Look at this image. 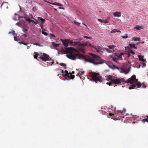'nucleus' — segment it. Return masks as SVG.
Segmentation results:
<instances>
[{
    "label": "nucleus",
    "instance_id": "nucleus-1",
    "mask_svg": "<svg viewBox=\"0 0 148 148\" xmlns=\"http://www.w3.org/2000/svg\"><path fill=\"white\" fill-rule=\"evenodd\" d=\"M105 80L109 82L106 83L107 84L110 86L112 85L114 87L116 86L117 85H122V87H124V85L123 84L124 83H130L132 85L129 88V89L134 88L136 86L138 88H140L141 86L140 82H138L137 79H136V75H133L127 81L125 80L123 78H117L111 75L106 76L105 77Z\"/></svg>",
    "mask_w": 148,
    "mask_h": 148
},
{
    "label": "nucleus",
    "instance_id": "nucleus-2",
    "mask_svg": "<svg viewBox=\"0 0 148 148\" xmlns=\"http://www.w3.org/2000/svg\"><path fill=\"white\" fill-rule=\"evenodd\" d=\"M66 53H69L66 55L68 58L73 60H75L78 57V58L80 59H83L85 61L93 64L95 65L101 64L103 63L104 61L101 59L100 57L91 54V57H86L84 55L79 54L78 51L72 47H69L66 49Z\"/></svg>",
    "mask_w": 148,
    "mask_h": 148
},
{
    "label": "nucleus",
    "instance_id": "nucleus-3",
    "mask_svg": "<svg viewBox=\"0 0 148 148\" xmlns=\"http://www.w3.org/2000/svg\"><path fill=\"white\" fill-rule=\"evenodd\" d=\"M99 74L98 73L95 72L92 73L91 75L92 77V80L96 83L97 82H102L101 77L99 76Z\"/></svg>",
    "mask_w": 148,
    "mask_h": 148
},
{
    "label": "nucleus",
    "instance_id": "nucleus-4",
    "mask_svg": "<svg viewBox=\"0 0 148 148\" xmlns=\"http://www.w3.org/2000/svg\"><path fill=\"white\" fill-rule=\"evenodd\" d=\"M39 58L41 60L44 61L50 60L51 59L48 55L44 53H41Z\"/></svg>",
    "mask_w": 148,
    "mask_h": 148
},
{
    "label": "nucleus",
    "instance_id": "nucleus-5",
    "mask_svg": "<svg viewBox=\"0 0 148 148\" xmlns=\"http://www.w3.org/2000/svg\"><path fill=\"white\" fill-rule=\"evenodd\" d=\"M61 41L62 42L63 45L65 47V49H63V47H62V51H64L65 53L66 52V49L68 48L67 47L68 46V44L69 43V40L67 39L63 40L62 39H61Z\"/></svg>",
    "mask_w": 148,
    "mask_h": 148
},
{
    "label": "nucleus",
    "instance_id": "nucleus-6",
    "mask_svg": "<svg viewBox=\"0 0 148 148\" xmlns=\"http://www.w3.org/2000/svg\"><path fill=\"white\" fill-rule=\"evenodd\" d=\"M65 73L64 76L66 79H73L74 78V75H72L71 73H68V72L67 71H65Z\"/></svg>",
    "mask_w": 148,
    "mask_h": 148
},
{
    "label": "nucleus",
    "instance_id": "nucleus-7",
    "mask_svg": "<svg viewBox=\"0 0 148 148\" xmlns=\"http://www.w3.org/2000/svg\"><path fill=\"white\" fill-rule=\"evenodd\" d=\"M95 49L97 52L100 53H102L104 51V48H103L99 46L96 47L95 48Z\"/></svg>",
    "mask_w": 148,
    "mask_h": 148
},
{
    "label": "nucleus",
    "instance_id": "nucleus-8",
    "mask_svg": "<svg viewBox=\"0 0 148 148\" xmlns=\"http://www.w3.org/2000/svg\"><path fill=\"white\" fill-rule=\"evenodd\" d=\"M126 111V110L125 108L123 109L122 111L121 110H118L116 113V116H118V117H120L121 118L123 117L122 116V115L123 114V112H125Z\"/></svg>",
    "mask_w": 148,
    "mask_h": 148
},
{
    "label": "nucleus",
    "instance_id": "nucleus-9",
    "mask_svg": "<svg viewBox=\"0 0 148 148\" xmlns=\"http://www.w3.org/2000/svg\"><path fill=\"white\" fill-rule=\"evenodd\" d=\"M79 43L80 42H79L75 41L73 42L72 40H69V44H70L71 45L75 46L77 45H82V44H79Z\"/></svg>",
    "mask_w": 148,
    "mask_h": 148
},
{
    "label": "nucleus",
    "instance_id": "nucleus-10",
    "mask_svg": "<svg viewBox=\"0 0 148 148\" xmlns=\"http://www.w3.org/2000/svg\"><path fill=\"white\" fill-rule=\"evenodd\" d=\"M1 8L3 9H8V4L7 3H3L1 5Z\"/></svg>",
    "mask_w": 148,
    "mask_h": 148
},
{
    "label": "nucleus",
    "instance_id": "nucleus-11",
    "mask_svg": "<svg viewBox=\"0 0 148 148\" xmlns=\"http://www.w3.org/2000/svg\"><path fill=\"white\" fill-rule=\"evenodd\" d=\"M112 14L114 16L120 17L121 15V13L119 12H114Z\"/></svg>",
    "mask_w": 148,
    "mask_h": 148
},
{
    "label": "nucleus",
    "instance_id": "nucleus-12",
    "mask_svg": "<svg viewBox=\"0 0 148 148\" xmlns=\"http://www.w3.org/2000/svg\"><path fill=\"white\" fill-rule=\"evenodd\" d=\"M124 56V54L123 53H121L119 54H117L116 55V56H118V59L119 60H123V58H122V56Z\"/></svg>",
    "mask_w": 148,
    "mask_h": 148
},
{
    "label": "nucleus",
    "instance_id": "nucleus-13",
    "mask_svg": "<svg viewBox=\"0 0 148 148\" xmlns=\"http://www.w3.org/2000/svg\"><path fill=\"white\" fill-rule=\"evenodd\" d=\"M107 47H108V48L110 50H112L113 52L114 51V49L115 46L114 45H111L108 46Z\"/></svg>",
    "mask_w": 148,
    "mask_h": 148
},
{
    "label": "nucleus",
    "instance_id": "nucleus-14",
    "mask_svg": "<svg viewBox=\"0 0 148 148\" xmlns=\"http://www.w3.org/2000/svg\"><path fill=\"white\" fill-rule=\"evenodd\" d=\"M52 46L55 48L58 47L60 45L59 44L55 43L54 42H51Z\"/></svg>",
    "mask_w": 148,
    "mask_h": 148
},
{
    "label": "nucleus",
    "instance_id": "nucleus-15",
    "mask_svg": "<svg viewBox=\"0 0 148 148\" xmlns=\"http://www.w3.org/2000/svg\"><path fill=\"white\" fill-rule=\"evenodd\" d=\"M111 58H112L113 60L114 61H116L117 60H119L118 59V56L116 55L114 57H111Z\"/></svg>",
    "mask_w": 148,
    "mask_h": 148
},
{
    "label": "nucleus",
    "instance_id": "nucleus-16",
    "mask_svg": "<svg viewBox=\"0 0 148 148\" xmlns=\"http://www.w3.org/2000/svg\"><path fill=\"white\" fill-rule=\"evenodd\" d=\"M144 27L142 26H139L138 25H137L135 27V29H136L138 30H140V29H143Z\"/></svg>",
    "mask_w": 148,
    "mask_h": 148
},
{
    "label": "nucleus",
    "instance_id": "nucleus-17",
    "mask_svg": "<svg viewBox=\"0 0 148 148\" xmlns=\"http://www.w3.org/2000/svg\"><path fill=\"white\" fill-rule=\"evenodd\" d=\"M116 32H121L119 30H117L116 29H112L111 31L110 32L111 33H115Z\"/></svg>",
    "mask_w": 148,
    "mask_h": 148
},
{
    "label": "nucleus",
    "instance_id": "nucleus-18",
    "mask_svg": "<svg viewBox=\"0 0 148 148\" xmlns=\"http://www.w3.org/2000/svg\"><path fill=\"white\" fill-rule=\"evenodd\" d=\"M38 18L41 21V23L42 24H43L45 21V19H43L41 17H38Z\"/></svg>",
    "mask_w": 148,
    "mask_h": 148
},
{
    "label": "nucleus",
    "instance_id": "nucleus-19",
    "mask_svg": "<svg viewBox=\"0 0 148 148\" xmlns=\"http://www.w3.org/2000/svg\"><path fill=\"white\" fill-rule=\"evenodd\" d=\"M34 54H35L34 56V58L35 59H37L38 56H40V54H39L38 52H34Z\"/></svg>",
    "mask_w": 148,
    "mask_h": 148
},
{
    "label": "nucleus",
    "instance_id": "nucleus-20",
    "mask_svg": "<svg viewBox=\"0 0 148 148\" xmlns=\"http://www.w3.org/2000/svg\"><path fill=\"white\" fill-rule=\"evenodd\" d=\"M106 50L108 53H112L113 52L112 50H111L108 48H104V51Z\"/></svg>",
    "mask_w": 148,
    "mask_h": 148
},
{
    "label": "nucleus",
    "instance_id": "nucleus-21",
    "mask_svg": "<svg viewBox=\"0 0 148 148\" xmlns=\"http://www.w3.org/2000/svg\"><path fill=\"white\" fill-rule=\"evenodd\" d=\"M146 117H147L146 118L143 119L141 120L143 122H147L148 123V115H146Z\"/></svg>",
    "mask_w": 148,
    "mask_h": 148
},
{
    "label": "nucleus",
    "instance_id": "nucleus-22",
    "mask_svg": "<svg viewBox=\"0 0 148 148\" xmlns=\"http://www.w3.org/2000/svg\"><path fill=\"white\" fill-rule=\"evenodd\" d=\"M129 46L131 48H135V45L133 44H130L129 45Z\"/></svg>",
    "mask_w": 148,
    "mask_h": 148
},
{
    "label": "nucleus",
    "instance_id": "nucleus-23",
    "mask_svg": "<svg viewBox=\"0 0 148 148\" xmlns=\"http://www.w3.org/2000/svg\"><path fill=\"white\" fill-rule=\"evenodd\" d=\"M138 58H139V60L142 62H145L146 61L145 59L140 57V56L138 57Z\"/></svg>",
    "mask_w": 148,
    "mask_h": 148
},
{
    "label": "nucleus",
    "instance_id": "nucleus-24",
    "mask_svg": "<svg viewBox=\"0 0 148 148\" xmlns=\"http://www.w3.org/2000/svg\"><path fill=\"white\" fill-rule=\"evenodd\" d=\"M74 23L77 26H79L80 24V23L76 22L75 21H74Z\"/></svg>",
    "mask_w": 148,
    "mask_h": 148
},
{
    "label": "nucleus",
    "instance_id": "nucleus-25",
    "mask_svg": "<svg viewBox=\"0 0 148 148\" xmlns=\"http://www.w3.org/2000/svg\"><path fill=\"white\" fill-rule=\"evenodd\" d=\"M133 39L134 41H139L140 40V38H134Z\"/></svg>",
    "mask_w": 148,
    "mask_h": 148
},
{
    "label": "nucleus",
    "instance_id": "nucleus-26",
    "mask_svg": "<svg viewBox=\"0 0 148 148\" xmlns=\"http://www.w3.org/2000/svg\"><path fill=\"white\" fill-rule=\"evenodd\" d=\"M19 43L21 44H23L25 45H27V43H26L23 42H19Z\"/></svg>",
    "mask_w": 148,
    "mask_h": 148
},
{
    "label": "nucleus",
    "instance_id": "nucleus-27",
    "mask_svg": "<svg viewBox=\"0 0 148 148\" xmlns=\"http://www.w3.org/2000/svg\"><path fill=\"white\" fill-rule=\"evenodd\" d=\"M24 18H25L26 21H28L29 20L30 21L31 19L29 18H27L26 17L24 16Z\"/></svg>",
    "mask_w": 148,
    "mask_h": 148
},
{
    "label": "nucleus",
    "instance_id": "nucleus-28",
    "mask_svg": "<svg viewBox=\"0 0 148 148\" xmlns=\"http://www.w3.org/2000/svg\"><path fill=\"white\" fill-rule=\"evenodd\" d=\"M42 34H44V35H45L46 36H47L48 35L47 33L45 32L42 31Z\"/></svg>",
    "mask_w": 148,
    "mask_h": 148
},
{
    "label": "nucleus",
    "instance_id": "nucleus-29",
    "mask_svg": "<svg viewBox=\"0 0 148 148\" xmlns=\"http://www.w3.org/2000/svg\"><path fill=\"white\" fill-rule=\"evenodd\" d=\"M121 38H127V36L126 35L125 36H121Z\"/></svg>",
    "mask_w": 148,
    "mask_h": 148
},
{
    "label": "nucleus",
    "instance_id": "nucleus-30",
    "mask_svg": "<svg viewBox=\"0 0 148 148\" xmlns=\"http://www.w3.org/2000/svg\"><path fill=\"white\" fill-rule=\"evenodd\" d=\"M83 37L84 38H88V39H91V38H91V37H88L87 36H83Z\"/></svg>",
    "mask_w": 148,
    "mask_h": 148
},
{
    "label": "nucleus",
    "instance_id": "nucleus-31",
    "mask_svg": "<svg viewBox=\"0 0 148 148\" xmlns=\"http://www.w3.org/2000/svg\"><path fill=\"white\" fill-rule=\"evenodd\" d=\"M142 86L143 88H145L146 87V86L144 84H142Z\"/></svg>",
    "mask_w": 148,
    "mask_h": 148
},
{
    "label": "nucleus",
    "instance_id": "nucleus-32",
    "mask_svg": "<svg viewBox=\"0 0 148 148\" xmlns=\"http://www.w3.org/2000/svg\"><path fill=\"white\" fill-rule=\"evenodd\" d=\"M130 53H132V54H133V55L135 54L134 52L132 50H131L130 51Z\"/></svg>",
    "mask_w": 148,
    "mask_h": 148
},
{
    "label": "nucleus",
    "instance_id": "nucleus-33",
    "mask_svg": "<svg viewBox=\"0 0 148 148\" xmlns=\"http://www.w3.org/2000/svg\"><path fill=\"white\" fill-rule=\"evenodd\" d=\"M57 5H58V6H63V5H62L61 4L58 3H57Z\"/></svg>",
    "mask_w": 148,
    "mask_h": 148
},
{
    "label": "nucleus",
    "instance_id": "nucleus-34",
    "mask_svg": "<svg viewBox=\"0 0 148 148\" xmlns=\"http://www.w3.org/2000/svg\"><path fill=\"white\" fill-rule=\"evenodd\" d=\"M27 31V29H23V31L25 33H26Z\"/></svg>",
    "mask_w": 148,
    "mask_h": 148
},
{
    "label": "nucleus",
    "instance_id": "nucleus-35",
    "mask_svg": "<svg viewBox=\"0 0 148 148\" xmlns=\"http://www.w3.org/2000/svg\"><path fill=\"white\" fill-rule=\"evenodd\" d=\"M85 73V71H81L80 75H82V74H84Z\"/></svg>",
    "mask_w": 148,
    "mask_h": 148
},
{
    "label": "nucleus",
    "instance_id": "nucleus-36",
    "mask_svg": "<svg viewBox=\"0 0 148 148\" xmlns=\"http://www.w3.org/2000/svg\"><path fill=\"white\" fill-rule=\"evenodd\" d=\"M108 22V21L106 20H104L103 21V23H107Z\"/></svg>",
    "mask_w": 148,
    "mask_h": 148
},
{
    "label": "nucleus",
    "instance_id": "nucleus-37",
    "mask_svg": "<svg viewBox=\"0 0 148 148\" xmlns=\"http://www.w3.org/2000/svg\"><path fill=\"white\" fill-rule=\"evenodd\" d=\"M30 17L31 18H33V16L32 14H29Z\"/></svg>",
    "mask_w": 148,
    "mask_h": 148
},
{
    "label": "nucleus",
    "instance_id": "nucleus-38",
    "mask_svg": "<svg viewBox=\"0 0 148 148\" xmlns=\"http://www.w3.org/2000/svg\"><path fill=\"white\" fill-rule=\"evenodd\" d=\"M109 116H114V114H111V113H109Z\"/></svg>",
    "mask_w": 148,
    "mask_h": 148
},
{
    "label": "nucleus",
    "instance_id": "nucleus-39",
    "mask_svg": "<svg viewBox=\"0 0 148 148\" xmlns=\"http://www.w3.org/2000/svg\"><path fill=\"white\" fill-rule=\"evenodd\" d=\"M40 27H41V28L42 29L43 28V24H42H42H40Z\"/></svg>",
    "mask_w": 148,
    "mask_h": 148
},
{
    "label": "nucleus",
    "instance_id": "nucleus-40",
    "mask_svg": "<svg viewBox=\"0 0 148 148\" xmlns=\"http://www.w3.org/2000/svg\"><path fill=\"white\" fill-rule=\"evenodd\" d=\"M50 36L51 37H55V36L54 35L52 34H50Z\"/></svg>",
    "mask_w": 148,
    "mask_h": 148
},
{
    "label": "nucleus",
    "instance_id": "nucleus-41",
    "mask_svg": "<svg viewBox=\"0 0 148 148\" xmlns=\"http://www.w3.org/2000/svg\"><path fill=\"white\" fill-rule=\"evenodd\" d=\"M60 65L62 66H64V64L63 63H61L60 64Z\"/></svg>",
    "mask_w": 148,
    "mask_h": 148
},
{
    "label": "nucleus",
    "instance_id": "nucleus-42",
    "mask_svg": "<svg viewBox=\"0 0 148 148\" xmlns=\"http://www.w3.org/2000/svg\"><path fill=\"white\" fill-rule=\"evenodd\" d=\"M98 21H100L101 22V23H103V21H102L101 19H98Z\"/></svg>",
    "mask_w": 148,
    "mask_h": 148
},
{
    "label": "nucleus",
    "instance_id": "nucleus-43",
    "mask_svg": "<svg viewBox=\"0 0 148 148\" xmlns=\"http://www.w3.org/2000/svg\"><path fill=\"white\" fill-rule=\"evenodd\" d=\"M51 4H53V5H57V3L56 2H55L54 3H52Z\"/></svg>",
    "mask_w": 148,
    "mask_h": 148
},
{
    "label": "nucleus",
    "instance_id": "nucleus-44",
    "mask_svg": "<svg viewBox=\"0 0 148 148\" xmlns=\"http://www.w3.org/2000/svg\"><path fill=\"white\" fill-rule=\"evenodd\" d=\"M14 39L15 41H17V38L16 37L14 36Z\"/></svg>",
    "mask_w": 148,
    "mask_h": 148
},
{
    "label": "nucleus",
    "instance_id": "nucleus-45",
    "mask_svg": "<svg viewBox=\"0 0 148 148\" xmlns=\"http://www.w3.org/2000/svg\"><path fill=\"white\" fill-rule=\"evenodd\" d=\"M143 66H145L146 65V64L144 63H143Z\"/></svg>",
    "mask_w": 148,
    "mask_h": 148
},
{
    "label": "nucleus",
    "instance_id": "nucleus-46",
    "mask_svg": "<svg viewBox=\"0 0 148 148\" xmlns=\"http://www.w3.org/2000/svg\"><path fill=\"white\" fill-rule=\"evenodd\" d=\"M30 21H31V22H32V23H34V20H30Z\"/></svg>",
    "mask_w": 148,
    "mask_h": 148
},
{
    "label": "nucleus",
    "instance_id": "nucleus-47",
    "mask_svg": "<svg viewBox=\"0 0 148 148\" xmlns=\"http://www.w3.org/2000/svg\"><path fill=\"white\" fill-rule=\"evenodd\" d=\"M87 42H85L84 43V45H87Z\"/></svg>",
    "mask_w": 148,
    "mask_h": 148
},
{
    "label": "nucleus",
    "instance_id": "nucleus-48",
    "mask_svg": "<svg viewBox=\"0 0 148 148\" xmlns=\"http://www.w3.org/2000/svg\"><path fill=\"white\" fill-rule=\"evenodd\" d=\"M38 23V22L37 21L36 22V23H35V24H37Z\"/></svg>",
    "mask_w": 148,
    "mask_h": 148
},
{
    "label": "nucleus",
    "instance_id": "nucleus-49",
    "mask_svg": "<svg viewBox=\"0 0 148 148\" xmlns=\"http://www.w3.org/2000/svg\"><path fill=\"white\" fill-rule=\"evenodd\" d=\"M28 23H30V22H31V21H30L29 20V21H28Z\"/></svg>",
    "mask_w": 148,
    "mask_h": 148
},
{
    "label": "nucleus",
    "instance_id": "nucleus-50",
    "mask_svg": "<svg viewBox=\"0 0 148 148\" xmlns=\"http://www.w3.org/2000/svg\"><path fill=\"white\" fill-rule=\"evenodd\" d=\"M16 24H17V25H18V26H19V24H20L19 23H17Z\"/></svg>",
    "mask_w": 148,
    "mask_h": 148
},
{
    "label": "nucleus",
    "instance_id": "nucleus-51",
    "mask_svg": "<svg viewBox=\"0 0 148 148\" xmlns=\"http://www.w3.org/2000/svg\"><path fill=\"white\" fill-rule=\"evenodd\" d=\"M60 8V9L62 8V9H64V8H61V7H60V8Z\"/></svg>",
    "mask_w": 148,
    "mask_h": 148
},
{
    "label": "nucleus",
    "instance_id": "nucleus-52",
    "mask_svg": "<svg viewBox=\"0 0 148 148\" xmlns=\"http://www.w3.org/2000/svg\"><path fill=\"white\" fill-rule=\"evenodd\" d=\"M54 10H56V11H57V9H56V8H54Z\"/></svg>",
    "mask_w": 148,
    "mask_h": 148
},
{
    "label": "nucleus",
    "instance_id": "nucleus-53",
    "mask_svg": "<svg viewBox=\"0 0 148 148\" xmlns=\"http://www.w3.org/2000/svg\"><path fill=\"white\" fill-rule=\"evenodd\" d=\"M83 25H84L86 27H87V26L86 25H85L83 23Z\"/></svg>",
    "mask_w": 148,
    "mask_h": 148
},
{
    "label": "nucleus",
    "instance_id": "nucleus-54",
    "mask_svg": "<svg viewBox=\"0 0 148 148\" xmlns=\"http://www.w3.org/2000/svg\"><path fill=\"white\" fill-rule=\"evenodd\" d=\"M72 73L74 74V71H73L72 72Z\"/></svg>",
    "mask_w": 148,
    "mask_h": 148
},
{
    "label": "nucleus",
    "instance_id": "nucleus-55",
    "mask_svg": "<svg viewBox=\"0 0 148 148\" xmlns=\"http://www.w3.org/2000/svg\"><path fill=\"white\" fill-rule=\"evenodd\" d=\"M35 23H36V22H35V21H34V23H34V25H35Z\"/></svg>",
    "mask_w": 148,
    "mask_h": 148
},
{
    "label": "nucleus",
    "instance_id": "nucleus-56",
    "mask_svg": "<svg viewBox=\"0 0 148 148\" xmlns=\"http://www.w3.org/2000/svg\"><path fill=\"white\" fill-rule=\"evenodd\" d=\"M11 33V32H9L8 33V34H10V33Z\"/></svg>",
    "mask_w": 148,
    "mask_h": 148
},
{
    "label": "nucleus",
    "instance_id": "nucleus-57",
    "mask_svg": "<svg viewBox=\"0 0 148 148\" xmlns=\"http://www.w3.org/2000/svg\"><path fill=\"white\" fill-rule=\"evenodd\" d=\"M24 35L25 36V37H26V35L25 34H24Z\"/></svg>",
    "mask_w": 148,
    "mask_h": 148
},
{
    "label": "nucleus",
    "instance_id": "nucleus-58",
    "mask_svg": "<svg viewBox=\"0 0 148 148\" xmlns=\"http://www.w3.org/2000/svg\"><path fill=\"white\" fill-rule=\"evenodd\" d=\"M142 43H144V42H142Z\"/></svg>",
    "mask_w": 148,
    "mask_h": 148
},
{
    "label": "nucleus",
    "instance_id": "nucleus-59",
    "mask_svg": "<svg viewBox=\"0 0 148 148\" xmlns=\"http://www.w3.org/2000/svg\"><path fill=\"white\" fill-rule=\"evenodd\" d=\"M56 42H58V40H56Z\"/></svg>",
    "mask_w": 148,
    "mask_h": 148
},
{
    "label": "nucleus",
    "instance_id": "nucleus-60",
    "mask_svg": "<svg viewBox=\"0 0 148 148\" xmlns=\"http://www.w3.org/2000/svg\"><path fill=\"white\" fill-rule=\"evenodd\" d=\"M56 42H58V40H56Z\"/></svg>",
    "mask_w": 148,
    "mask_h": 148
},
{
    "label": "nucleus",
    "instance_id": "nucleus-61",
    "mask_svg": "<svg viewBox=\"0 0 148 148\" xmlns=\"http://www.w3.org/2000/svg\"><path fill=\"white\" fill-rule=\"evenodd\" d=\"M133 123H135V122H133Z\"/></svg>",
    "mask_w": 148,
    "mask_h": 148
}]
</instances>
